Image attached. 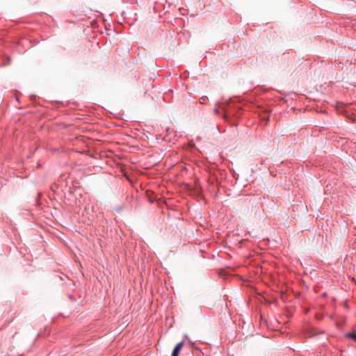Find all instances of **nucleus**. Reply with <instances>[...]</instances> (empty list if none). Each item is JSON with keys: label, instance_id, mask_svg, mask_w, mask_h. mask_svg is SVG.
<instances>
[{"label": "nucleus", "instance_id": "nucleus-1", "mask_svg": "<svg viewBox=\"0 0 356 356\" xmlns=\"http://www.w3.org/2000/svg\"><path fill=\"white\" fill-rule=\"evenodd\" d=\"M183 346H184V341H181V342H179V343H177L172 351V356H178Z\"/></svg>", "mask_w": 356, "mask_h": 356}, {"label": "nucleus", "instance_id": "nucleus-2", "mask_svg": "<svg viewBox=\"0 0 356 356\" xmlns=\"http://www.w3.org/2000/svg\"><path fill=\"white\" fill-rule=\"evenodd\" d=\"M349 336L353 339L354 340L356 341V334L355 333H352V334H350Z\"/></svg>", "mask_w": 356, "mask_h": 356}, {"label": "nucleus", "instance_id": "nucleus-3", "mask_svg": "<svg viewBox=\"0 0 356 356\" xmlns=\"http://www.w3.org/2000/svg\"><path fill=\"white\" fill-rule=\"evenodd\" d=\"M355 284H356V281H355Z\"/></svg>", "mask_w": 356, "mask_h": 356}]
</instances>
